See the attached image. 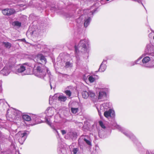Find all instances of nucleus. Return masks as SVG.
Returning <instances> with one entry per match:
<instances>
[{"instance_id":"nucleus-5","label":"nucleus","mask_w":154,"mask_h":154,"mask_svg":"<svg viewBox=\"0 0 154 154\" xmlns=\"http://www.w3.org/2000/svg\"><path fill=\"white\" fill-rule=\"evenodd\" d=\"M115 127L116 128L121 131L125 136L131 139L134 142H138V141L135 136L129 131L126 130L118 125H116Z\"/></svg>"},{"instance_id":"nucleus-11","label":"nucleus","mask_w":154,"mask_h":154,"mask_svg":"<svg viewBox=\"0 0 154 154\" xmlns=\"http://www.w3.org/2000/svg\"><path fill=\"white\" fill-rule=\"evenodd\" d=\"M145 52L148 55L154 56V46L151 43L147 44L145 50Z\"/></svg>"},{"instance_id":"nucleus-41","label":"nucleus","mask_w":154,"mask_h":154,"mask_svg":"<svg viewBox=\"0 0 154 154\" xmlns=\"http://www.w3.org/2000/svg\"><path fill=\"white\" fill-rule=\"evenodd\" d=\"M2 81H0V87L2 86Z\"/></svg>"},{"instance_id":"nucleus-10","label":"nucleus","mask_w":154,"mask_h":154,"mask_svg":"<svg viewBox=\"0 0 154 154\" xmlns=\"http://www.w3.org/2000/svg\"><path fill=\"white\" fill-rule=\"evenodd\" d=\"M83 140L89 146H92V140L90 137L88 135H82L79 140V145L81 144V140Z\"/></svg>"},{"instance_id":"nucleus-47","label":"nucleus","mask_w":154,"mask_h":154,"mask_svg":"<svg viewBox=\"0 0 154 154\" xmlns=\"http://www.w3.org/2000/svg\"><path fill=\"white\" fill-rule=\"evenodd\" d=\"M143 151L144 152L145 150L143 149Z\"/></svg>"},{"instance_id":"nucleus-9","label":"nucleus","mask_w":154,"mask_h":154,"mask_svg":"<svg viewBox=\"0 0 154 154\" xmlns=\"http://www.w3.org/2000/svg\"><path fill=\"white\" fill-rule=\"evenodd\" d=\"M150 60V59L149 57H145L142 60V66L148 68H154V64L153 63L150 64V62H149Z\"/></svg>"},{"instance_id":"nucleus-23","label":"nucleus","mask_w":154,"mask_h":154,"mask_svg":"<svg viewBox=\"0 0 154 154\" xmlns=\"http://www.w3.org/2000/svg\"><path fill=\"white\" fill-rule=\"evenodd\" d=\"M70 108L71 111L73 114H75L79 111V109L78 107H70Z\"/></svg>"},{"instance_id":"nucleus-45","label":"nucleus","mask_w":154,"mask_h":154,"mask_svg":"<svg viewBox=\"0 0 154 154\" xmlns=\"http://www.w3.org/2000/svg\"><path fill=\"white\" fill-rule=\"evenodd\" d=\"M151 34H151V33H150V34H149V36L151 35Z\"/></svg>"},{"instance_id":"nucleus-32","label":"nucleus","mask_w":154,"mask_h":154,"mask_svg":"<svg viewBox=\"0 0 154 154\" xmlns=\"http://www.w3.org/2000/svg\"><path fill=\"white\" fill-rule=\"evenodd\" d=\"M99 125L103 128L105 129V126L104 125L102 121H100L99 122Z\"/></svg>"},{"instance_id":"nucleus-46","label":"nucleus","mask_w":154,"mask_h":154,"mask_svg":"<svg viewBox=\"0 0 154 154\" xmlns=\"http://www.w3.org/2000/svg\"><path fill=\"white\" fill-rule=\"evenodd\" d=\"M34 120L35 121H36V119L35 118V119H34Z\"/></svg>"},{"instance_id":"nucleus-15","label":"nucleus","mask_w":154,"mask_h":154,"mask_svg":"<svg viewBox=\"0 0 154 154\" xmlns=\"http://www.w3.org/2000/svg\"><path fill=\"white\" fill-rule=\"evenodd\" d=\"M11 66H5L2 70L0 71V73L4 75H7L10 73L11 71Z\"/></svg>"},{"instance_id":"nucleus-3","label":"nucleus","mask_w":154,"mask_h":154,"mask_svg":"<svg viewBox=\"0 0 154 154\" xmlns=\"http://www.w3.org/2000/svg\"><path fill=\"white\" fill-rule=\"evenodd\" d=\"M54 111L55 109L53 107H49L47 109L45 112V113L46 114V116H45V122L47 124L51 127L57 133V134L59 135V133L57 131V130L54 127L51 126V122L50 121L49 118H48L50 117L53 115Z\"/></svg>"},{"instance_id":"nucleus-7","label":"nucleus","mask_w":154,"mask_h":154,"mask_svg":"<svg viewBox=\"0 0 154 154\" xmlns=\"http://www.w3.org/2000/svg\"><path fill=\"white\" fill-rule=\"evenodd\" d=\"M56 99L58 101L60 102H64L66 100L67 97L63 94H56L52 97L51 96L49 98V103H51V101H52V100Z\"/></svg>"},{"instance_id":"nucleus-26","label":"nucleus","mask_w":154,"mask_h":154,"mask_svg":"<svg viewBox=\"0 0 154 154\" xmlns=\"http://www.w3.org/2000/svg\"><path fill=\"white\" fill-rule=\"evenodd\" d=\"M37 46L38 48L42 49H43L44 48L45 49L46 47V46L43 43L41 44H38Z\"/></svg>"},{"instance_id":"nucleus-18","label":"nucleus","mask_w":154,"mask_h":154,"mask_svg":"<svg viewBox=\"0 0 154 154\" xmlns=\"http://www.w3.org/2000/svg\"><path fill=\"white\" fill-rule=\"evenodd\" d=\"M68 135L72 140L75 139L77 137V134L75 132H70L68 134Z\"/></svg>"},{"instance_id":"nucleus-20","label":"nucleus","mask_w":154,"mask_h":154,"mask_svg":"<svg viewBox=\"0 0 154 154\" xmlns=\"http://www.w3.org/2000/svg\"><path fill=\"white\" fill-rule=\"evenodd\" d=\"M14 114L15 115V118L17 119V116H18V117H20L21 116H22V113L19 110H15L14 111Z\"/></svg>"},{"instance_id":"nucleus-2","label":"nucleus","mask_w":154,"mask_h":154,"mask_svg":"<svg viewBox=\"0 0 154 154\" xmlns=\"http://www.w3.org/2000/svg\"><path fill=\"white\" fill-rule=\"evenodd\" d=\"M95 11L94 10V12L90 11L88 14L87 15L85 14L82 15L77 20V23L80 24L83 23L84 26L87 27L89 25L91 20V17L88 16L91 14L93 15Z\"/></svg>"},{"instance_id":"nucleus-17","label":"nucleus","mask_w":154,"mask_h":154,"mask_svg":"<svg viewBox=\"0 0 154 154\" xmlns=\"http://www.w3.org/2000/svg\"><path fill=\"white\" fill-rule=\"evenodd\" d=\"M107 63L106 60H104L101 63L99 68V70L100 72H103L106 70V64Z\"/></svg>"},{"instance_id":"nucleus-4","label":"nucleus","mask_w":154,"mask_h":154,"mask_svg":"<svg viewBox=\"0 0 154 154\" xmlns=\"http://www.w3.org/2000/svg\"><path fill=\"white\" fill-rule=\"evenodd\" d=\"M48 71V69L46 67L42 66H38L34 70V74L38 78L46 80L45 77L46 75V72Z\"/></svg>"},{"instance_id":"nucleus-38","label":"nucleus","mask_w":154,"mask_h":154,"mask_svg":"<svg viewBox=\"0 0 154 154\" xmlns=\"http://www.w3.org/2000/svg\"><path fill=\"white\" fill-rule=\"evenodd\" d=\"M0 154H7L6 152H1Z\"/></svg>"},{"instance_id":"nucleus-31","label":"nucleus","mask_w":154,"mask_h":154,"mask_svg":"<svg viewBox=\"0 0 154 154\" xmlns=\"http://www.w3.org/2000/svg\"><path fill=\"white\" fill-rule=\"evenodd\" d=\"M65 93L69 97H70L71 95V92L69 90H66L65 91Z\"/></svg>"},{"instance_id":"nucleus-29","label":"nucleus","mask_w":154,"mask_h":154,"mask_svg":"<svg viewBox=\"0 0 154 154\" xmlns=\"http://www.w3.org/2000/svg\"><path fill=\"white\" fill-rule=\"evenodd\" d=\"M72 63H71L69 62H66L65 66L66 68L70 67H72Z\"/></svg>"},{"instance_id":"nucleus-42","label":"nucleus","mask_w":154,"mask_h":154,"mask_svg":"<svg viewBox=\"0 0 154 154\" xmlns=\"http://www.w3.org/2000/svg\"><path fill=\"white\" fill-rule=\"evenodd\" d=\"M50 86H51V89H52V86H51V83H50Z\"/></svg>"},{"instance_id":"nucleus-21","label":"nucleus","mask_w":154,"mask_h":154,"mask_svg":"<svg viewBox=\"0 0 154 154\" xmlns=\"http://www.w3.org/2000/svg\"><path fill=\"white\" fill-rule=\"evenodd\" d=\"M97 78H98V77L97 75H92L89 76L88 80L90 82H93Z\"/></svg>"},{"instance_id":"nucleus-37","label":"nucleus","mask_w":154,"mask_h":154,"mask_svg":"<svg viewBox=\"0 0 154 154\" xmlns=\"http://www.w3.org/2000/svg\"><path fill=\"white\" fill-rule=\"evenodd\" d=\"M66 131L65 130H61V132L62 133V134L63 135H64L66 134Z\"/></svg>"},{"instance_id":"nucleus-27","label":"nucleus","mask_w":154,"mask_h":154,"mask_svg":"<svg viewBox=\"0 0 154 154\" xmlns=\"http://www.w3.org/2000/svg\"><path fill=\"white\" fill-rule=\"evenodd\" d=\"M3 44L4 45L5 47L7 48H9L11 46V44L8 42H3Z\"/></svg>"},{"instance_id":"nucleus-33","label":"nucleus","mask_w":154,"mask_h":154,"mask_svg":"<svg viewBox=\"0 0 154 154\" xmlns=\"http://www.w3.org/2000/svg\"><path fill=\"white\" fill-rule=\"evenodd\" d=\"M146 154H154V151L147 150L146 152Z\"/></svg>"},{"instance_id":"nucleus-6","label":"nucleus","mask_w":154,"mask_h":154,"mask_svg":"<svg viewBox=\"0 0 154 154\" xmlns=\"http://www.w3.org/2000/svg\"><path fill=\"white\" fill-rule=\"evenodd\" d=\"M30 69L31 66L28 65V63H24L18 66L17 68L16 73L18 74L24 72V75L28 74V72H27V71H29Z\"/></svg>"},{"instance_id":"nucleus-16","label":"nucleus","mask_w":154,"mask_h":154,"mask_svg":"<svg viewBox=\"0 0 154 154\" xmlns=\"http://www.w3.org/2000/svg\"><path fill=\"white\" fill-rule=\"evenodd\" d=\"M15 12V11L11 9H5L2 10V13L4 15L8 16H10L14 14Z\"/></svg>"},{"instance_id":"nucleus-14","label":"nucleus","mask_w":154,"mask_h":154,"mask_svg":"<svg viewBox=\"0 0 154 154\" xmlns=\"http://www.w3.org/2000/svg\"><path fill=\"white\" fill-rule=\"evenodd\" d=\"M104 115L107 118L109 117L113 118L115 116V112L113 110L110 109L108 111H105L104 113Z\"/></svg>"},{"instance_id":"nucleus-40","label":"nucleus","mask_w":154,"mask_h":154,"mask_svg":"<svg viewBox=\"0 0 154 154\" xmlns=\"http://www.w3.org/2000/svg\"><path fill=\"white\" fill-rule=\"evenodd\" d=\"M152 63H153V64H154V60L152 61H151L150 64H152Z\"/></svg>"},{"instance_id":"nucleus-28","label":"nucleus","mask_w":154,"mask_h":154,"mask_svg":"<svg viewBox=\"0 0 154 154\" xmlns=\"http://www.w3.org/2000/svg\"><path fill=\"white\" fill-rule=\"evenodd\" d=\"M88 93L89 94V96L90 97L94 98V97H95V93H94L93 92H92V91H88Z\"/></svg>"},{"instance_id":"nucleus-19","label":"nucleus","mask_w":154,"mask_h":154,"mask_svg":"<svg viewBox=\"0 0 154 154\" xmlns=\"http://www.w3.org/2000/svg\"><path fill=\"white\" fill-rule=\"evenodd\" d=\"M37 58L40 60L42 63H45L46 62V60L45 57L42 54H38L37 55Z\"/></svg>"},{"instance_id":"nucleus-13","label":"nucleus","mask_w":154,"mask_h":154,"mask_svg":"<svg viewBox=\"0 0 154 154\" xmlns=\"http://www.w3.org/2000/svg\"><path fill=\"white\" fill-rule=\"evenodd\" d=\"M106 89H103L100 90L99 93L98 98V99L104 100L106 99Z\"/></svg>"},{"instance_id":"nucleus-1","label":"nucleus","mask_w":154,"mask_h":154,"mask_svg":"<svg viewBox=\"0 0 154 154\" xmlns=\"http://www.w3.org/2000/svg\"><path fill=\"white\" fill-rule=\"evenodd\" d=\"M89 40L87 38H85L80 41L78 47L75 46L76 56L77 58V55L79 52H82L86 51L87 47L89 45Z\"/></svg>"},{"instance_id":"nucleus-12","label":"nucleus","mask_w":154,"mask_h":154,"mask_svg":"<svg viewBox=\"0 0 154 154\" xmlns=\"http://www.w3.org/2000/svg\"><path fill=\"white\" fill-rule=\"evenodd\" d=\"M109 108V103H104L100 105V109L97 108L98 110L99 115L100 116H101V112H103L107 110Z\"/></svg>"},{"instance_id":"nucleus-8","label":"nucleus","mask_w":154,"mask_h":154,"mask_svg":"<svg viewBox=\"0 0 154 154\" xmlns=\"http://www.w3.org/2000/svg\"><path fill=\"white\" fill-rule=\"evenodd\" d=\"M29 134V132L27 131H21L18 133L17 135L20 136L18 140L20 144H23Z\"/></svg>"},{"instance_id":"nucleus-35","label":"nucleus","mask_w":154,"mask_h":154,"mask_svg":"<svg viewBox=\"0 0 154 154\" xmlns=\"http://www.w3.org/2000/svg\"><path fill=\"white\" fill-rule=\"evenodd\" d=\"M135 64H137L135 61L134 62H132L130 63V66H133V65H134Z\"/></svg>"},{"instance_id":"nucleus-24","label":"nucleus","mask_w":154,"mask_h":154,"mask_svg":"<svg viewBox=\"0 0 154 154\" xmlns=\"http://www.w3.org/2000/svg\"><path fill=\"white\" fill-rule=\"evenodd\" d=\"M22 118L24 120L27 121H29L31 120L30 117L26 114L23 115L22 116Z\"/></svg>"},{"instance_id":"nucleus-43","label":"nucleus","mask_w":154,"mask_h":154,"mask_svg":"<svg viewBox=\"0 0 154 154\" xmlns=\"http://www.w3.org/2000/svg\"><path fill=\"white\" fill-rule=\"evenodd\" d=\"M88 12H89V10H88ZM87 11V10H85L84 11L85 12Z\"/></svg>"},{"instance_id":"nucleus-44","label":"nucleus","mask_w":154,"mask_h":154,"mask_svg":"<svg viewBox=\"0 0 154 154\" xmlns=\"http://www.w3.org/2000/svg\"><path fill=\"white\" fill-rule=\"evenodd\" d=\"M65 16H66V17H69V16H66V15H65Z\"/></svg>"},{"instance_id":"nucleus-48","label":"nucleus","mask_w":154,"mask_h":154,"mask_svg":"<svg viewBox=\"0 0 154 154\" xmlns=\"http://www.w3.org/2000/svg\"><path fill=\"white\" fill-rule=\"evenodd\" d=\"M142 4L143 5V4L142 3Z\"/></svg>"},{"instance_id":"nucleus-39","label":"nucleus","mask_w":154,"mask_h":154,"mask_svg":"<svg viewBox=\"0 0 154 154\" xmlns=\"http://www.w3.org/2000/svg\"><path fill=\"white\" fill-rule=\"evenodd\" d=\"M98 134H99V137H100V138H103V137L102 136H101L100 135V132H99L98 133Z\"/></svg>"},{"instance_id":"nucleus-36","label":"nucleus","mask_w":154,"mask_h":154,"mask_svg":"<svg viewBox=\"0 0 154 154\" xmlns=\"http://www.w3.org/2000/svg\"><path fill=\"white\" fill-rule=\"evenodd\" d=\"M3 137L2 134L1 132H0V143L1 142L2 138Z\"/></svg>"},{"instance_id":"nucleus-22","label":"nucleus","mask_w":154,"mask_h":154,"mask_svg":"<svg viewBox=\"0 0 154 154\" xmlns=\"http://www.w3.org/2000/svg\"><path fill=\"white\" fill-rule=\"evenodd\" d=\"M82 97L85 99L87 98L89 96L88 91V92L86 91H83L82 92Z\"/></svg>"},{"instance_id":"nucleus-30","label":"nucleus","mask_w":154,"mask_h":154,"mask_svg":"<svg viewBox=\"0 0 154 154\" xmlns=\"http://www.w3.org/2000/svg\"><path fill=\"white\" fill-rule=\"evenodd\" d=\"M79 151V149L78 148H74L72 150V152L73 154H77Z\"/></svg>"},{"instance_id":"nucleus-25","label":"nucleus","mask_w":154,"mask_h":154,"mask_svg":"<svg viewBox=\"0 0 154 154\" xmlns=\"http://www.w3.org/2000/svg\"><path fill=\"white\" fill-rule=\"evenodd\" d=\"M13 25L17 27H20L21 26V23L18 21H16L13 22Z\"/></svg>"},{"instance_id":"nucleus-34","label":"nucleus","mask_w":154,"mask_h":154,"mask_svg":"<svg viewBox=\"0 0 154 154\" xmlns=\"http://www.w3.org/2000/svg\"><path fill=\"white\" fill-rule=\"evenodd\" d=\"M142 58V56L140 57L136 61H135L137 64L139 63V61Z\"/></svg>"}]
</instances>
